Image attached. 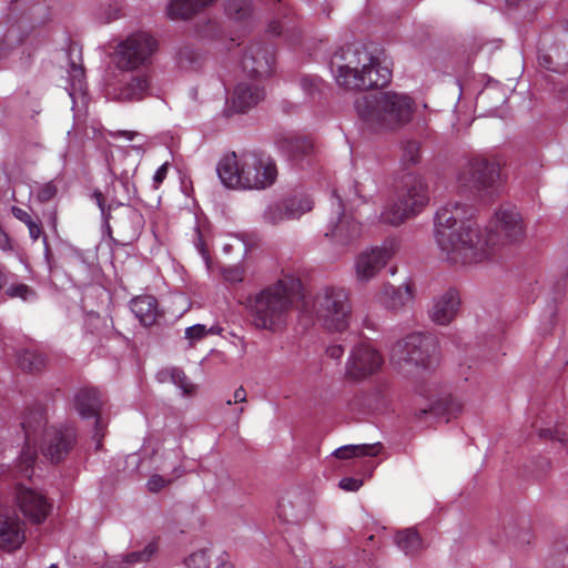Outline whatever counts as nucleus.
Returning a JSON list of instances; mask_svg holds the SVG:
<instances>
[{"label": "nucleus", "mask_w": 568, "mask_h": 568, "mask_svg": "<svg viewBox=\"0 0 568 568\" xmlns=\"http://www.w3.org/2000/svg\"><path fill=\"white\" fill-rule=\"evenodd\" d=\"M419 156V143L416 141H406L403 145V161L407 164H416Z\"/></svg>", "instance_id": "42"}, {"label": "nucleus", "mask_w": 568, "mask_h": 568, "mask_svg": "<svg viewBox=\"0 0 568 568\" xmlns=\"http://www.w3.org/2000/svg\"><path fill=\"white\" fill-rule=\"evenodd\" d=\"M57 192V186L52 182H49L38 187L37 199L40 202H49L55 196Z\"/></svg>", "instance_id": "48"}, {"label": "nucleus", "mask_w": 568, "mask_h": 568, "mask_svg": "<svg viewBox=\"0 0 568 568\" xmlns=\"http://www.w3.org/2000/svg\"><path fill=\"white\" fill-rule=\"evenodd\" d=\"M317 78H304L302 81L303 88L306 89L308 85L317 88Z\"/></svg>", "instance_id": "61"}, {"label": "nucleus", "mask_w": 568, "mask_h": 568, "mask_svg": "<svg viewBox=\"0 0 568 568\" xmlns=\"http://www.w3.org/2000/svg\"><path fill=\"white\" fill-rule=\"evenodd\" d=\"M158 551V545L155 541L149 542L143 550L134 551L124 557V562L132 564H142L149 561Z\"/></svg>", "instance_id": "40"}, {"label": "nucleus", "mask_w": 568, "mask_h": 568, "mask_svg": "<svg viewBox=\"0 0 568 568\" xmlns=\"http://www.w3.org/2000/svg\"><path fill=\"white\" fill-rule=\"evenodd\" d=\"M158 379L161 383L172 382L182 390V394L190 395L194 392L195 386L189 381L185 374L175 367L162 369L158 373Z\"/></svg>", "instance_id": "34"}, {"label": "nucleus", "mask_w": 568, "mask_h": 568, "mask_svg": "<svg viewBox=\"0 0 568 568\" xmlns=\"http://www.w3.org/2000/svg\"><path fill=\"white\" fill-rule=\"evenodd\" d=\"M158 49L156 40L146 32H135L121 40L113 52V62L124 71L146 68Z\"/></svg>", "instance_id": "12"}, {"label": "nucleus", "mask_w": 568, "mask_h": 568, "mask_svg": "<svg viewBox=\"0 0 568 568\" xmlns=\"http://www.w3.org/2000/svg\"><path fill=\"white\" fill-rule=\"evenodd\" d=\"M491 226L495 236L505 242L515 243L525 237L523 217L516 206L509 204L500 206L491 220Z\"/></svg>", "instance_id": "17"}, {"label": "nucleus", "mask_w": 568, "mask_h": 568, "mask_svg": "<svg viewBox=\"0 0 568 568\" xmlns=\"http://www.w3.org/2000/svg\"><path fill=\"white\" fill-rule=\"evenodd\" d=\"M382 450L379 443L363 445H345L333 452L338 459H347L356 456H377Z\"/></svg>", "instance_id": "31"}, {"label": "nucleus", "mask_w": 568, "mask_h": 568, "mask_svg": "<svg viewBox=\"0 0 568 568\" xmlns=\"http://www.w3.org/2000/svg\"><path fill=\"white\" fill-rule=\"evenodd\" d=\"M74 405L78 413L83 418H97L95 420V434L94 438L97 439L95 448L99 449L101 446V420L99 418V412L102 405L101 395L99 390L94 388H84L79 390L74 397Z\"/></svg>", "instance_id": "23"}, {"label": "nucleus", "mask_w": 568, "mask_h": 568, "mask_svg": "<svg viewBox=\"0 0 568 568\" xmlns=\"http://www.w3.org/2000/svg\"><path fill=\"white\" fill-rule=\"evenodd\" d=\"M215 0H169L168 14L172 19H187Z\"/></svg>", "instance_id": "28"}, {"label": "nucleus", "mask_w": 568, "mask_h": 568, "mask_svg": "<svg viewBox=\"0 0 568 568\" xmlns=\"http://www.w3.org/2000/svg\"><path fill=\"white\" fill-rule=\"evenodd\" d=\"M195 247L197 248L199 253L202 255V257H203V260H204V262L206 264L207 270H211V261H210V257L207 255V252H206V250L204 247V243H203L200 234H199L197 241L195 242Z\"/></svg>", "instance_id": "56"}, {"label": "nucleus", "mask_w": 568, "mask_h": 568, "mask_svg": "<svg viewBox=\"0 0 568 568\" xmlns=\"http://www.w3.org/2000/svg\"><path fill=\"white\" fill-rule=\"evenodd\" d=\"M224 281L236 284L241 283L244 278V270L239 266H230L222 270Z\"/></svg>", "instance_id": "47"}, {"label": "nucleus", "mask_w": 568, "mask_h": 568, "mask_svg": "<svg viewBox=\"0 0 568 568\" xmlns=\"http://www.w3.org/2000/svg\"><path fill=\"white\" fill-rule=\"evenodd\" d=\"M462 402L455 397H449L444 399V402L440 404H437L429 408L419 409L418 412H416L415 416L417 419L420 420L424 418V416L428 414L435 415L443 410V413L447 415L446 420L448 422L450 418L456 417L462 412Z\"/></svg>", "instance_id": "32"}, {"label": "nucleus", "mask_w": 568, "mask_h": 568, "mask_svg": "<svg viewBox=\"0 0 568 568\" xmlns=\"http://www.w3.org/2000/svg\"><path fill=\"white\" fill-rule=\"evenodd\" d=\"M24 540L23 523L0 504V548L13 550Z\"/></svg>", "instance_id": "24"}, {"label": "nucleus", "mask_w": 568, "mask_h": 568, "mask_svg": "<svg viewBox=\"0 0 568 568\" xmlns=\"http://www.w3.org/2000/svg\"><path fill=\"white\" fill-rule=\"evenodd\" d=\"M216 568H233V565L231 562L224 561L216 566Z\"/></svg>", "instance_id": "63"}, {"label": "nucleus", "mask_w": 568, "mask_h": 568, "mask_svg": "<svg viewBox=\"0 0 568 568\" xmlns=\"http://www.w3.org/2000/svg\"><path fill=\"white\" fill-rule=\"evenodd\" d=\"M355 110L369 128L394 131L412 121L415 101L406 93L379 91L356 99Z\"/></svg>", "instance_id": "7"}, {"label": "nucleus", "mask_w": 568, "mask_h": 568, "mask_svg": "<svg viewBox=\"0 0 568 568\" xmlns=\"http://www.w3.org/2000/svg\"><path fill=\"white\" fill-rule=\"evenodd\" d=\"M11 247L10 239L8 234L0 227V248L6 251Z\"/></svg>", "instance_id": "58"}, {"label": "nucleus", "mask_w": 568, "mask_h": 568, "mask_svg": "<svg viewBox=\"0 0 568 568\" xmlns=\"http://www.w3.org/2000/svg\"><path fill=\"white\" fill-rule=\"evenodd\" d=\"M199 58V53L190 47L182 48L178 53L179 63L182 68L193 67Z\"/></svg>", "instance_id": "46"}, {"label": "nucleus", "mask_w": 568, "mask_h": 568, "mask_svg": "<svg viewBox=\"0 0 568 568\" xmlns=\"http://www.w3.org/2000/svg\"><path fill=\"white\" fill-rule=\"evenodd\" d=\"M151 92V80L148 73H136L121 80L110 95L120 102L141 101Z\"/></svg>", "instance_id": "22"}, {"label": "nucleus", "mask_w": 568, "mask_h": 568, "mask_svg": "<svg viewBox=\"0 0 568 568\" xmlns=\"http://www.w3.org/2000/svg\"><path fill=\"white\" fill-rule=\"evenodd\" d=\"M22 428L26 436V447L18 457L19 471L31 478L37 458L34 446L41 437L40 449L51 463H60L72 450L75 443V432L70 426L47 427V413L41 404L30 407L23 417Z\"/></svg>", "instance_id": "3"}, {"label": "nucleus", "mask_w": 568, "mask_h": 568, "mask_svg": "<svg viewBox=\"0 0 568 568\" xmlns=\"http://www.w3.org/2000/svg\"><path fill=\"white\" fill-rule=\"evenodd\" d=\"M226 13L230 18L242 21L251 14L250 0H231L226 4Z\"/></svg>", "instance_id": "38"}, {"label": "nucleus", "mask_w": 568, "mask_h": 568, "mask_svg": "<svg viewBox=\"0 0 568 568\" xmlns=\"http://www.w3.org/2000/svg\"><path fill=\"white\" fill-rule=\"evenodd\" d=\"M26 225L28 226L30 237L33 241H37L42 233L41 225L33 219H31Z\"/></svg>", "instance_id": "54"}, {"label": "nucleus", "mask_w": 568, "mask_h": 568, "mask_svg": "<svg viewBox=\"0 0 568 568\" xmlns=\"http://www.w3.org/2000/svg\"><path fill=\"white\" fill-rule=\"evenodd\" d=\"M14 500L23 516L36 524L42 523L51 509L43 494L23 485L17 486Z\"/></svg>", "instance_id": "18"}, {"label": "nucleus", "mask_w": 568, "mask_h": 568, "mask_svg": "<svg viewBox=\"0 0 568 568\" xmlns=\"http://www.w3.org/2000/svg\"><path fill=\"white\" fill-rule=\"evenodd\" d=\"M20 42H21V39H20L19 27H17V26L10 27L3 36V39H2V42L0 45V57L1 58L6 57L9 53L14 54L16 51H18L19 49L13 48L12 45H13V43H20Z\"/></svg>", "instance_id": "39"}, {"label": "nucleus", "mask_w": 568, "mask_h": 568, "mask_svg": "<svg viewBox=\"0 0 568 568\" xmlns=\"http://www.w3.org/2000/svg\"><path fill=\"white\" fill-rule=\"evenodd\" d=\"M396 544L406 555H415L423 548V541L417 531L405 529L396 536Z\"/></svg>", "instance_id": "35"}, {"label": "nucleus", "mask_w": 568, "mask_h": 568, "mask_svg": "<svg viewBox=\"0 0 568 568\" xmlns=\"http://www.w3.org/2000/svg\"><path fill=\"white\" fill-rule=\"evenodd\" d=\"M473 210L457 202L438 209L434 221V237L440 255L450 264L475 265L496 254V241L477 222Z\"/></svg>", "instance_id": "1"}, {"label": "nucleus", "mask_w": 568, "mask_h": 568, "mask_svg": "<svg viewBox=\"0 0 568 568\" xmlns=\"http://www.w3.org/2000/svg\"><path fill=\"white\" fill-rule=\"evenodd\" d=\"M112 136L124 138L129 141L139 140L141 142L135 145H132L130 149L136 151L138 154H142L144 151L143 144H144L145 139L142 134H140L136 131H116V132L112 133Z\"/></svg>", "instance_id": "45"}, {"label": "nucleus", "mask_w": 568, "mask_h": 568, "mask_svg": "<svg viewBox=\"0 0 568 568\" xmlns=\"http://www.w3.org/2000/svg\"><path fill=\"white\" fill-rule=\"evenodd\" d=\"M459 308V293L455 288H447L433 297L427 313L433 323L447 326L455 320Z\"/></svg>", "instance_id": "19"}, {"label": "nucleus", "mask_w": 568, "mask_h": 568, "mask_svg": "<svg viewBox=\"0 0 568 568\" xmlns=\"http://www.w3.org/2000/svg\"><path fill=\"white\" fill-rule=\"evenodd\" d=\"M216 172L226 187L256 191L271 187L278 175L275 161L257 152H232L220 160Z\"/></svg>", "instance_id": "6"}, {"label": "nucleus", "mask_w": 568, "mask_h": 568, "mask_svg": "<svg viewBox=\"0 0 568 568\" xmlns=\"http://www.w3.org/2000/svg\"><path fill=\"white\" fill-rule=\"evenodd\" d=\"M7 293L11 297H20L26 302H31L36 298V293L26 284L11 285Z\"/></svg>", "instance_id": "43"}, {"label": "nucleus", "mask_w": 568, "mask_h": 568, "mask_svg": "<svg viewBox=\"0 0 568 568\" xmlns=\"http://www.w3.org/2000/svg\"><path fill=\"white\" fill-rule=\"evenodd\" d=\"M436 345L430 335L414 332L397 341L389 349L390 363L400 371L409 367H428L435 355Z\"/></svg>", "instance_id": "11"}, {"label": "nucleus", "mask_w": 568, "mask_h": 568, "mask_svg": "<svg viewBox=\"0 0 568 568\" xmlns=\"http://www.w3.org/2000/svg\"><path fill=\"white\" fill-rule=\"evenodd\" d=\"M17 362L21 369L36 372L44 366L45 358L41 353L37 351L23 349L18 353Z\"/></svg>", "instance_id": "37"}, {"label": "nucleus", "mask_w": 568, "mask_h": 568, "mask_svg": "<svg viewBox=\"0 0 568 568\" xmlns=\"http://www.w3.org/2000/svg\"><path fill=\"white\" fill-rule=\"evenodd\" d=\"M399 248L396 239H387L381 245L362 251L354 260L355 281L361 285L372 282L388 264Z\"/></svg>", "instance_id": "13"}, {"label": "nucleus", "mask_w": 568, "mask_h": 568, "mask_svg": "<svg viewBox=\"0 0 568 568\" xmlns=\"http://www.w3.org/2000/svg\"><path fill=\"white\" fill-rule=\"evenodd\" d=\"M262 220L265 224L272 226L281 225L285 222H288L290 220L287 217L283 200L281 199L278 201L267 204L263 211Z\"/></svg>", "instance_id": "36"}, {"label": "nucleus", "mask_w": 568, "mask_h": 568, "mask_svg": "<svg viewBox=\"0 0 568 568\" xmlns=\"http://www.w3.org/2000/svg\"><path fill=\"white\" fill-rule=\"evenodd\" d=\"M280 152L293 164L303 166L308 164L314 154V143L305 135L288 133L277 140Z\"/></svg>", "instance_id": "20"}, {"label": "nucleus", "mask_w": 568, "mask_h": 568, "mask_svg": "<svg viewBox=\"0 0 568 568\" xmlns=\"http://www.w3.org/2000/svg\"><path fill=\"white\" fill-rule=\"evenodd\" d=\"M68 74L70 81L69 97L74 103L78 98H83L85 94L87 83L84 70L81 65L71 62Z\"/></svg>", "instance_id": "33"}, {"label": "nucleus", "mask_w": 568, "mask_h": 568, "mask_svg": "<svg viewBox=\"0 0 568 568\" xmlns=\"http://www.w3.org/2000/svg\"><path fill=\"white\" fill-rule=\"evenodd\" d=\"M329 69L338 87L346 90H366L384 87L390 81V70L382 65L364 45L348 44L336 50Z\"/></svg>", "instance_id": "4"}, {"label": "nucleus", "mask_w": 568, "mask_h": 568, "mask_svg": "<svg viewBox=\"0 0 568 568\" xmlns=\"http://www.w3.org/2000/svg\"><path fill=\"white\" fill-rule=\"evenodd\" d=\"M298 313L307 322L317 320L325 329L342 333L349 327L353 314L349 292L339 285H323L303 298Z\"/></svg>", "instance_id": "8"}, {"label": "nucleus", "mask_w": 568, "mask_h": 568, "mask_svg": "<svg viewBox=\"0 0 568 568\" xmlns=\"http://www.w3.org/2000/svg\"><path fill=\"white\" fill-rule=\"evenodd\" d=\"M109 170L118 181L119 186L122 189L119 194L118 205L122 204L123 201H129L133 197L136 191L132 182V178L135 173L136 165L119 171L115 160L113 159L112 162L109 163Z\"/></svg>", "instance_id": "27"}, {"label": "nucleus", "mask_w": 568, "mask_h": 568, "mask_svg": "<svg viewBox=\"0 0 568 568\" xmlns=\"http://www.w3.org/2000/svg\"><path fill=\"white\" fill-rule=\"evenodd\" d=\"M302 288L293 274H284L246 301V308L255 328L278 332L287 324L288 315Z\"/></svg>", "instance_id": "5"}, {"label": "nucleus", "mask_w": 568, "mask_h": 568, "mask_svg": "<svg viewBox=\"0 0 568 568\" xmlns=\"http://www.w3.org/2000/svg\"><path fill=\"white\" fill-rule=\"evenodd\" d=\"M158 469L166 473L171 469V476L164 477L162 475H153L148 480V489L153 493H158L164 487H166L174 479L179 478L183 474L182 464H181V452L174 450L169 453L165 460L158 466Z\"/></svg>", "instance_id": "25"}, {"label": "nucleus", "mask_w": 568, "mask_h": 568, "mask_svg": "<svg viewBox=\"0 0 568 568\" xmlns=\"http://www.w3.org/2000/svg\"><path fill=\"white\" fill-rule=\"evenodd\" d=\"M12 214L16 219L27 224L32 219L31 215L23 209L13 206L12 207Z\"/></svg>", "instance_id": "57"}, {"label": "nucleus", "mask_w": 568, "mask_h": 568, "mask_svg": "<svg viewBox=\"0 0 568 568\" xmlns=\"http://www.w3.org/2000/svg\"><path fill=\"white\" fill-rule=\"evenodd\" d=\"M169 171V163H163L153 175V185L155 189L165 180Z\"/></svg>", "instance_id": "52"}, {"label": "nucleus", "mask_w": 568, "mask_h": 568, "mask_svg": "<svg viewBox=\"0 0 568 568\" xmlns=\"http://www.w3.org/2000/svg\"><path fill=\"white\" fill-rule=\"evenodd\" d=\"M282 29H283V27L281 26L280 22L273 21V22L270 23L267 31L270 33H272V34H281L282 33Z\"/></svg>", "instance_id": "60"}, {"label": "nucleus", "mask_w": 568, "mask_h": 568, "mask_svg": "<svg viewBox=\"0 0 568 568\" xmlns=\"http://www.w3.org/2000/svg\"><path fill=\"white\" fill-rule=\"evenodd\" d=\"M539 436L541 438H556L560 443L568 446V434L560 432L559 429L551 430V429H541L539 432Z\"/></svg>", "instance_id": "50"}, {"label": "nucleus", "mask_w": 568, "mask_h": 568, "mask_svg": "<svg viewBox=\"0 0 568 568\" xmlns=\"http://www.w3.org/2000/svg\"><path fill=\"white\" fill-rule=\"evenodd\" d=\"M413 300L414 291L409 282H405L399 286H394L389 282H385L373 296L375 304L393 312L404 308Z\"/></svg>", "instance_id": "21"}, {"label": "nucleus", "mask_w": 568, "mask_h": 568, "mask_svg": "<svg viewBox=\"0 0 568 568\" xmlns=\"http://www.w3.org/2000/svg\"><path fill=\"white\" fill-rule=\"evenodd\" d=\"M94 197H95V200H97V204H98V206H99V207H100V210H101L102 215H103V216H104V219L106 220V219H108V216H106V213H105V206H104V202H103L102 193H100V192H95V193H94Z\"/></svg>", "instance_id": "59"}, {"label": "nucleus", "mask_w": 568, "mask_h": 568, "mask_svg": "<svg viewBox=\"0 0 568 568\" xmlns=\"http://www.w3.org/2000/svg\"><path fill=\"white\" fill-rule=\"evenodd\" d=\"M377 191L374 176L367 171L354 170L353 174L342 180L331 199V216L325 236L336 245L346 246L362 235V223L354 216L361 206L368 204Z\"/></svg>", "instance_id": "2"}, {"label": "nucleus", "mask_w": 568, "mask_h": 568, "mask_svg": "<svg viewBox=\"0 0 568 568\" xmlns=\"http://www.w3.org/2000/svg\"><path fill=\"white\" fill-rule=\"evenodd\" d=\"M184 565L186 568H209L210 556L207 555L206 549H200L192 552L184 559Z\"/></svg>", "instance_id": "41"}, {"label": "nucleus", "mask_w": 568, "mask_h": 568, "mask_svg": "<svg viewBox=\"0 0 568 568\" xmlns=\"http://www.w3.org/2000/svg\"><path fill=\"white\" fill-rule=\"evenodd\" d=\"M282 200L290 221L300 220L304 214L312 211L314 206V201L307 193H295Z\"/></svg>", "instance_id": "30"}, {"label": "nucleus", "mask_w": 568, "mask_h": 568, "mask_svg": "<svg viewBox=\"0 0 568 568\" xmlns=\"http://www.w3.org/2000/svg\"><path fill=\"white\" fill-rule=\"evenodd\" d=\"M207 335H219L222 333L223 328L219 325H213L211 327H206Z\"/></svg>", "instance_id": "62"}, {"label": "nucleus", "mask_w": 568, "mask_h": 568, "mask_svg": "<svg viewBox=\"0 0 568 568\" xmlns=\"http://www.w3.org/2000/svg\"><path fill=\"white\" fill-rule=\"evenodd\" d=\"M274 50L261 42L252 43L244 52L241 65L247 77L260 81L270 77L274 70Z\"/></svg>", "instance_id": "15"}, {"label": "nucleus", "mask_w": 568, "mask_h": 568, "mask_svg": "<svg viewBox=\"0 0 568 568\" xmlns=\"http://www.w3.org/2000/svg\"><path fill=\"white\" fill-rule=\"evenodd\" d=\"M233 250L242 251L243 253H246V244L245 242L239 237L234 236L231 239L230 242L223 244V251L229 254Z\"/></svg>", "instance_id": "49"}, {"label": "nucleus", "mask_w": 568, "mask_h": 568, "mask_svg": "<svg viewBox=\"0 0 568 568\" xmlns=\"http://www.w3.org/2000/svg\"><path fill=\"white\" fill-rule=\"evenodd\" d=\"M7 283V276L0 272V288Z\"/></svg>", "instance_id": "64"}, {"label": "nucleus", "mask_w": 568, "mask_h": 568, "mask_svg": "<svg viewBox=\"0 0 568 568\" xmlns=\"http://www.w3.org/2000/svg\"><path fill=\"white\" fill-rule=\"evenodd\" d=\"M338 485L343 490L356 491L363 485V480L353 477H345L339 480Z\"/></svg>", "instance_id": "51"}, {"label": "nucleus", "mask_w": 568, "mask_h": 568, "mask_svg": "<svg viewBox=\"0 0 568 568\" xmlns=\"http://www.w3.org/2000/svg\"><path fill=\"white\" fill-rule=\"evenodd\" d=\"M456 184L462 192L490 196L499 191L500 169L484 158H471L458 169Z\"/></svg>", "instance_id": "10"}, {"label": "nucleus", "mask_w": 568, "mask_h": 568, "mask_svg": "<svg viewBox=\"0 0 568 568\" xmlns=\"http://www.w3.org/2000/svg\"><path fill=\"white\" fill-rule=\"evenodd\" d=\"M206 335V326L203 324H195L193 326L186 327L184 332V337L189 342L190 346L203 339Z\"/></svg>", "instance_id": "44"}, {"label": "nucleus", "mask_w": 568, "mask_h": 568, "mask_svg": "<svg viewBox=\"0 0 568 568\" xmlns=\"http://www.w3.org/2000/svg\"><path fill=\"white\" fill-rule=\"evenodd\" d=\"M264 98L265 90L260 81L242 80L234 87L231 97L227 99L225 112L227 115L246 113Z\"/></svg>", "instance_id": "16"}, {"label": "nucleus", "mask_w": 568, "mask_h": 568, "mask_svg": "<svg viewBox=\"0 0 568 568\" xmlns=\"http://www.w3.org/2000/svg\"><path fill=\"white\" fill-rule=\"evenodd\" d=\"M429 203V191L425 179L407 173L400 181L397 197L385 204L379 214L367 216L371 224L382 222L398 226L406 220L419 214Z\"/></svg>", "instance_id": "9"}, {"label": "nucleus", "mask_w": 568, "mask_h": 568, "mask_svg": "<svg viewBox=\"0 0 568 568\" xmlns=\"http://www.w3.org/2000/svg\"><path fill=\"white\" fill-rule=\"evenodd\" d=\"M383 365V355L371 343L359 342L349 352L345 376L351 381H364L378 373Z\"/></svg>", "instance_id": "14"}, {"label": "nucleus", "mask_w": 568, "mask_h": 568, "mask_svg": "<svg viewBox=\"0 0 568 568\" xmlns=\"http://www.w3.org/2000/svg\"><path fill=\"white\" fill-rule=\"evenodd\" d=\"M246 402V392L243 387H239L234 390L233 397L226 400V405L240 404Z\"/></svg>", "instance_id": "53"}, {"label": "nucleus", "mask_w": 568, "mask_h": 568, "mask_svg": "<svg viewBox=\"0 0 568 568\" xmlns=\"http://www.w3.org/2000/svg\"><path fill=\"white\" fill-rule=\"evenodd\" d=\"M282 200L290 221L300 220L304 214L312 211L314 206V201L307 193H295Z\"/></svg>", "instance_id": "29"}, {"label": "nucleus", "mask_w": 568, "mask_h": 568, "mask_svg": "<svg viewBox=\"0 0 568 568\" xmlns=\"http://www.w3.org/2000/svg\"><path fill=\"white\" fill-rule=\"evenodd\" d=\"M326 354L328 357L333 359H339L344 354V348L342 345L338 344L329 345L326 348Z\"/></svg>", "instance_id": "55"}, {"label": "nucleus", "mask_w": 568, "mask_h": 568, "mask_svg": "<svg viewBox=\"0 0 568 568\" xmlns=\"http://www.w3.org/2000/svg\"><path fill=\"white\" fill-rule=\"evenodd\" d=\"M130 308L143 326H152L161 316L158 301L151 295H140L132 298Z\"/></svg>", "instance_id": "26"}]
</instances>
